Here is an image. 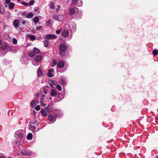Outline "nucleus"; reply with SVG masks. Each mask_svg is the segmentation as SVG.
<instances>
[{"label": "nucleus", "instance_id": "obj_1", "mask_svg": "<svg viewBox=\"0 0 158 158\" xmlns=\"http://www.w3.org/2000/svg\"><path fill=\"white\" fill-rule=\"evenodd\" d=\"M67 48L66 45L64 43L61 44L59 45V49L61 55L63 56L64 55Z\"/></svg>", "mask_w": 158, "mask_h": 158}, {"label": "nucleus", "instance_id": "obj_2", "mask_svg": "<svg viewBox=\"0 0 158 158\" xmlns=\"http://www.w3.org/2000/svg\"><path fill=\"white\" fill-rule=\"evenodd\" d=\"M52 18L55 20L60 22L63 20L64 17L61 15H53Z\"/></svg>", "mask_w": 158, "mask_h": 158}, {"label": "nucleus", "instance_id": "obj_3", "mask_svg": "<svg viewBox=\"0 0 158 158\" xmlns=\"http://www.w3.org/2000/svg\"><path fill=\"white\" fill-rule=\"evenodd\" d=\"M24 131L23 130H19L15 133V135L17 136L20 139L22 138L23 136V132Z\"/></svg>", "mask_w": 158, "mask_h": 158}, {"label": "nucleus", "instance_id": "obj_4", "mask_svg": "<svg viewBox=\"0 0 158 158\" xmlns=\"http://www.w3.org/2000/svg\"><path fill=\"white\" fill-rule=\"evenodd\" d=\"M72 2L74 5H77L78 6H81L82 5L81 0H72Z\"/></svg>", "mask_w": 158, "mask_h": 158}, {"label": "nucleus", "instance_id": "obj_5", "mask_svg": "<svg viewBox=\"0 0 158 158\" xmlns=\"http://www.w3.org/2000/svg\"><path fill=\"white\" fill-rule=\"evenodd\" d=\"M21 153L22 155L26 156H29L31 154V152L30 151L26 149L22 150Z\"/></svg>", "mask_w": 158, "mask_h": 158}, {"label": "nucleus", "instance_id": "obj_6", "mask_svg": "<svg viewBox=\"0 0 158 158\" xmlns=\"http://www.w3.org/2000/svg\"><path fill=\"white\" fill-rule=\"evenodd\" d=\"M34 1L33 0H31L29 3H26L24 2L23 1L21 2V3L26 6H28L30 5H32L34 4Z\"/></svg>", "mask_w": 158, "mask_h": 158}, {"label": "nucleus", "instance_id": "obj_7", "mask_svg": "<svg viewBox=\"0 0 158 158\" xmlns=\"http://www.w3.org/2000/svg\"><path fill=\"white\" fill-rule=\"evenodd\" d=\"M69 31L67 30H64L61 32L62 36L64 38H66L69 35Z\"/></svg>", "mask_w": 158, "mask_h": 158}, {"label": "nucleus", "instance_id": "obj_8", "mask_svg": "<svg viewBox=\"0 0 158 158\" xmlns=\"http://www.w3.org/2000/svg\"><path fill=\"white\" fill-rule=\"evenodd\" d=\"M56 36L55 35L52 34H47L46 35L44 39H52L56 38Z\"/></svg>", "mask_w": 158, "mask_h": 158}, {"label": "nucleus", "instance_id": "obj_9", "mask_svg": "<svg viewBox=\"0 0 158 158\" xmlns=\"http://www.w3.org/2000/svg\"><path fill=\"white\" fill-rule=\"evenodd\" d=\"M50 93V95L52 97H54L57 95V92L56 90L54 89L51 90Z\"/></svg>", "mask_w": 158, "mask_h": 158}, {"label": "nucleus", "instance_id": "obj_10", "mask_svg": "<svg viewBox=\"0 0 158 158\" xmlns=\"http://www.w3.org/2000/svg\"><path fill=\"white\" fill-rule=\"evenodd\" d=\"M48 83L50 84V86L51 88H55L54 85H56V81L52 80H50L48 81Z\"/></svg>", "mask_w": 158, "mask_h": 158}, {"label": "nucleus", "instance_id": "obj_11", "mask_svg": "<svg viewBox=\"0 0 158 158\" xmlns=\"http://www.w3.org/2000/svg\"><path fill=\"white\" fill-rule=\"evenodd\" d=\"M54 72V69H50L48 70V72L47 73V75L49 77H53L52 72Z\"/></svg>", "mask_w": 158, "mask_h": 158}, {"label": "nucleus", "instance_id": "obj_12", "mask_svg": "<svg viewBox=\"0 0 158 158\" xmlns=\"http://www.w3.org/2000/svg\"><path fill=\"white\" fill-rule=\"evenodd\" d=\"M48 118L49 121L55 122L56 120V118L52 114H50L48 115Z\"/></svg>", "mask_w": 158, "mask_h": 158}, {"label": "nucleus", "instance_id": "obj_13", "mask_svg": "<svg viewBox=\"0 0 158 158\" xmlns=\"http://www.w3.org/2000/svg\"><path fill=\"white\" fill-rule=\"evenodd\" d=\"M8 47L6 44H3L2 46L0 47V48L4 51L8 49Z\"/></svg>", "mask_w": 158, "mask_h": 158}, {"label": "nucleus", "instance_id": "obj_14", "mask_svg": "<svg viewBox=\"0 0 158 158\" xmlns=\"http://www.w3.org/2000/svg\"><path fill=\"white\" fill-rule=\"evenodd\" d=\"M64 65V63L63 61H60L57 64V67L59 68H63Z\"/></svg>", "mask_w": 158, "mask_h": 158}, {"label": "nucleus", "instance_id": "obj_15", "mask_svg": "<svg viewBox=\"0 0 158 158\" xmlns=\"http://www.w3.org/2000/svg\"><path fill=\"white\" fill-rule=\"evenodd\" d=\"M75 12V10L74 8H71L69 10L68 14L70 15H72L74 14Z\"/></svg>", "mask_w": 158, "mask_h": 158}, {"label": "nucleus", "instance_id": "obj_16", "mask_svg": "<svg viewBox=\"0 0 158 158\" xmlns=\"http://www.w3.org/2000/svg\"><path fill=\"white\" fill-rule=\"evenodd\" d=\"M13 25L14 27L17 28L18 27L19 25V22L18 20L16 19L13 22Z\"/></svg>", "mask_w": 158, "mask_h": 158}, {"label": "nucleus", "instance_id": "obj_17", "mask_svg": "<svg viewBox=\"0 0 158 158\" xmlns=\"http://www.w3.org/2000/svg\"><path fill=\"white\" fill-rule=\"evenodd\" d=\"M42 57L40 55H38L35 56L34 58L36 62H39L42 59Z\"/></svg>", "mask_w": 158, "mask_h": 158}, {"label": "nucleus", "instance_id": "obj_18", "mask_svg": "<svg viewBox=\"0 0 158 158\" xmlns=\"http://www.w3.org/2000/svg\"><path fill=\"white\" fill-rule=\"evenodd\" d=\"M15 4L13 2H10L9 4V8L10 10L13 9L14 7Z\"/></svg>", "mask_w": 158, "mask_h": 158}, {"label": "nucleus", "instance_id": "obj_19", "mask_svg": "<svg viewBox=\"0 0 158 158\" xmlns=\"http://www.w3.org/2000/svg\"><path fill=\"white\" fill-rule=\"evenodd\" d=\"M56 112L55 113L56 116V117H60L62 114L61 111L59 110H56Z\"/></svg>", "mask_w": 158, "mask_h": 158}, {"label": "nucleus", "instance_id": "obj_20", "mask_svg": "<svg viewBox=\"0 0 158 158\" xmlns=\"http://www.w3.org/2000/svg\"><path fill=\"white\" fill-rule=\"evenodd\" d=\"M40 112L41 115L44 116H46L47 115V113L45 110L44 109L41 110L40 111Z\"/></svg>", "mask_w": 158, "mask_h": 158}, {"label": "nucleus", "instance_id": "obj_21", "mask_svg": "<svg viewBox=\"0 0 158 158\" xmlns=\"http://www.w3.org/2000/svg\"><path fill=\"white\" fill-rule=\"evenodd\" d=\"M43 74L40 68H39L37 70V75L39 77L41 76Z\"/></svg>", "mask_w": 158, "mask_h": 158}, {"label": "nucleus", "instance_id": "obj_22", "mask_svg": "<svg viewBox=\"0 0 158 158\" xmlns=\"http://www.w3.org/2000/svg\"><path fill=\"white\" fill-rule=\"evenodd\" d=\"M33 51L35 53V54H39L40 52V51L38 49L36 48H35L33 50Z\"/></svg>", "mask_w": 158, "mask_h": 158}, {"label": "nucleus", "instance_id": "obj_23", "mask_svg": "<svg viewBox=\"0 0 158 158\" xmlns=\"http://www.w3.org/2000/svg\"><path fill=\"white\" fill-rule=\"evenodd\" d=\"M57 98H56V100L55 101L56 102H59L61 101L63 99V98H60V95H57Z\"/></svg>", "mask_w": 158, "mask_h": 158}, {"label": "nucleus", "instance_id": "obj_24", "mask_svg": "<svg viewBox=\"0 0 158 158\" xmlns=\"http://www.w3.org/2000/svg\"><path fill=\"white\" fill-rule=\"evenodd\" d=\"M32 137V134L31 133H29L27 136V139L31 140Z\"/></svg>", "mask_w": 158, "mask_h": 158}, {"label": "nucleus", "instance_id": "obj_25", "mask_svg": "<svg viewBox=\"0 0 158 158\" xmlns=\"http://www.w3.org/2000/svg\"><path fill=\"white\" fill-rule=\"evenodd\" d=\"M39 20V18L37 16H35L33 19V21L35 23H37Z\"/></svg>", "mask_w": 158, "mask_h": 158}, {"label": "nucleus", "instance_id": "obj_26", "mask_svg": "<svg viewBox=\"0 0 158 158\" xmlns=\"http://www.w3.org/2000/svg\"><path fill=\"white\" fill-rule=\"evenodd\" d=\"M60 83L63 86L65 85L66 82L65 80L62 79L60 81Z\"/></svg>", "mask_w": 158, "mask_h": 158}, {"label": "nucleus", "instance_id": "obj_27", "mask_svg": "<svg viewBox=\"0 0 158 158\" xmlns=\"http://www.w3.org/2000/svg\"><path fill=\"white\" fill-rule=\"evenodd\" d=\"M57 64V61L56 60L53 59L52 62L51 64V66L52 67H53L56 65Z\"/></svg>", "mask_w": 158, "mask_h": 158}, {"label": "nucleus", "instance_id": "obj_28", "mask_svg": "<svg viewBox=\"0 0 158 158\" xmlns=\"http://www.w3.org/2000/svg\"><path fill=\"white\" fill-rule=\"evenodd\" d=\"M33 16V14L32 13H30L27 15L26 17L28 18H31Z\"/></svg>", "mask_w": 158, "mask_h": 158}, {"label": "nucleus", "instance_id": "obj_29", "mask_svg": "<svg viewBox=\"0 0 158 158\" xmlns=\"http://www.w3.org/2000/svg\"><path fill=\"white\" fill-rule=\"evenodd\" d=\"M6 52L4 50L1 49L0 48V56H4Z\"/></svg>", "mask_w": 158, "mask_h": 158}, {"label": "nucleus", "instance_id": "obj_30", "mask_svg": "<svg viewBox=\"0 0 158 158\" xmlns=\"http://www.w3.org/2000/svg\"><path fill=\"white\" fill-rule=\"evenodd\" d=\"M44 46L46 47H48L49 45V42L48 40H45L44 43Z\"/></svg>", "mask_w": 158, "mask_h": 158}, {"label": "nucleus", "instance_id": "obj_31", "mask_svg": "<svg viewBox=\"0 0 158 158\" xmlns=\"http://www.w3.org/2000/svg\"><path fill=\"white\" fill-rule=\"evenodd\" d=\"M152 53L154 56H156L158 54V50L157 49L154 50L152 52Z\"/></svg>", "mask_w": 158, "mask_h": 158}, {"label": "nucleus", "instance_id": "obj_32", "mask_svg": "<svg viewBox=\"0 0 158 158\" xmlns=\"http://www.w3.org/2000/svg\"><path fill=\"white\" fill-rule=\"evenodd\" d=\"M35 54L34 52L33 51V52H30L29 54V56L31 57H32L35 56Z\"/></svg>", "mask_w": 158, "mask_h": 158}, {"label": "nucleus", "instance_id": "obj_33", "mask_svg": "<svg viewBox=\"0 0 158 158\" xmlns=\"http://www.w3.org/2000/svg\"><path fill=\"white\" fill-rule=\"evenodd\" d=\"M51 20L49 19L46 22V24L47 26H49L51 24Z\"/></svg>", "mask_w": 158, "mask_h": 158}, {"label": "nucleus", "instance_id": "obj_34", "mask_svg": "<svg viewBox=\"0 0 158 158\" xmlns=\"http://www.w3.org/2000/svg\"><path fill=\"white\" fill-rule=\"evenodd\" d=\"M56 87L60 91H61L62 90V87L59 85H56Z\"/></svg>", "mask_w": 158, "mask_h": 158}, {"label": "nucleus", "instance_id": "obj_35", "mask_svg": "<svg viewBox=\"0 0 158 158\" xmlns=\"http://www.w3.org/2000/svg\"><path fill=\"white\" fill-rule=\"evenodd\" d=\"M50 7L51 8V9H54V3L51 2H50Z\"/></svg>", "mask_w": 158, "mask_h": 158}, {"label": "nucleus", "instance_id": "obj_36", "mask_svg": "<svg viewBox=\"0 0 158 158\" xmlns=\"http://www.w3.org/2000/svg\"><path fill=\"white\" fill-rule=\"evenodd\" d=\"M29 38L32 41L34 40L35 38V36L33 35H30L29 36Z\"/></svg>", "mask_w": 158, "mask_h": 158}, {"label": "nucleus", "instance_id": "obj_37", "mask_svg": "<svg viewBox=\"0 0 158 158\" xmlns=\"http://www.w3.org/2000/svg\"><path fill=\"white\" fill-rule=\"evenodd\" d=\"M43 98H41L40 101V103L41 106H46V104L44 103L43 102Z\"/></svg>", "mask_w": 158, "mask_h": 158}, {"label": "nucleus", "instance_id": "obj_38", "mask_svg": "<svg viewBox=\"0 0 158 158\" xmlns=\"http://www.w3.org/2000/svg\"><path fill=\"white\" fill-rule=\"evenodd\" d=\"M82 15V13L80 12V14L78 16H77V14L76 15V18L77 19H80L81 18Z\"/></svg>", "mask_w": 158, "mask_h": 158}, {"label": "nucleus", "instance_id": "obj_39", "mask_svg": "<svg viewBox=\"0 0 158 158\" xmlns=\"http://www.w3.org/2000/svg\"><path fill=\"white\" fill-rule=\"evenodd\" d=\"M13 43L15 44H17V40L15 38H13L12 39Z\"/></svg>", "mask_w": 158, "mask_h": 158}, {"label": "nucleus", "instance_id": "obj_40", "mask_svg": "<svg viewBox=\"0 0 158 158\" xmlns=\"http://www.w3.org/2000/svg\"><path fill=\"white\" fill-rule=\"evenodd\" d=\"M32 64L34 65H35L37 66V65H38L39 64V63H38V62H36L35 60L34 61H32Z\"/></svg>", "mask_w": 158, "mask_h": 158}, {"label": "nucleus", "instance_id": "obj_41", "mask_svg": "<svg viewBox=\"0 0 158 158\" xmlns=\"http://www.w3.org/2000/svg\"><path fill=\"white\" fill-rule=\"evenodd\" d=\"M31 106H35L36 104L35 101H31Z\"/></svg>", "mask_w": 158, "mask_h": 158}, {"label": "nucleus", "instance_id": "obj_42", "mask_svg": "<svg viewBox=\"0 0 158 158\" xmlns=\"http://www.w3.org/2000/svg\"><path fill=\"white\" fill-rule=\"evenodd\" d=\"M35 109L37 110H39L40 109V106L39 105H37L35 107Z\"/></svg>", "mask_w": 158, "mask_h": 158}, {"label": "nucleus", "instance_id": "obj_43", "mask_svg": "<svg viewBox=\"0 0 158 158\" xmlns=\"http://www.w3.org/2000/svg\"><path fill=\"white\" fill-rule=\"evenodd\" d=\"M50 107V106L49 105H48L47 106V107L46 108V109H47V110L48 111H49L50 110V107Z\"/></svg>", "mask_w": 158, "mask_h": 158}, {"label": "nucleus", "instance_id": "obj_44", "mask_svg": "<svg viewBox=\"0 0 158 158\" xmlns=\"http://www.w3.org/2000/svg\"><path fill=\"white\" fill-rule=\"evenodd\" d=\"M41 26H37L36 27V29L37 30H38L41 29Z\"/></svg>", "mask_w": 158, "mask_h": 158}, {"label": "nucleus", "instance_id": "obj_45", "mask_svg": "<svg viewBox=\"0 0 158 158\" xmlns=\"http://www.w3.org/2000/svg\"><path fill=\"white\" fill-rule=\"evenodd\" d=\"M10 0H5V3L7 4H9L10 2Z\"/></svg>", "mask_w": 158, "mask_h": 158}, {"label": "nucleus", "instance_id": "obj_46", "mask_svg": "<svg viewBox=\"0 0 158 158\" xmlns=\"http://www.w3.org/2000/svg\"><path fill=\"white\" fill-rule=\"evenodd\" d=\"M0 158H5V155L2 154H0Z\"/></svg>", "mask_w": 158, "mask_h": 158}, {"label": "nucleus", "instance_id": "obj_47", "mask_svg": "<svg viewBox=\"0 0 158 158\" xmlns=\"http://www.w3.org/2000/svg\"><path fill=\"white\" fill-rule=\"evenodd\" d=\"M48 91L47 89H44V90H43V93L44 94H47V93H48Z\"/></svg>", "mask_w": 158, "mask_h": 158}, {"label": "nucleus", "instance_id": "obj_48", "mask_svg": "<svg viewBox=\"0 0 158 158\" xmlns=\"http://www.w3.org/2000/svg\"><path fill=\"white\" fill-rule=\"evenodd\" d=\"M27 22L25 20L22 21V23L23 25H25L26 23Z\"/></svg>", "mask_w": 158, "mask_h": 158}, {"label": "nucleus", "instance_id": "obj_49", "mask_svg": "<svg viewBox=\"0 0 158 158\" xmlns=\"http://www.w3.org/2000/svg\"><path fill=\"white\" fill-rule=\"evenodd\" d=\"M60 30H57L56 31V33L58 34H60Z\"/></svg>", "mask_w": 158, "mask_h": 158}, {"label": "nucleus", "instance_id": "obj_50", "mask_svg": "<svg viewBox=\"0 0 158 158\" xmlns=\"http://www.w3.org/2000/svg\"><path fill=\"white\" fill-rule=\"evenodd\" d=\"M60 8V6L59 5H58V8L56 9V11H58L59 10Z\"/></svg>", "mask_w": 158, "mask_h": 158}, {"label": "nucleus", "instance_id": "obj_51", "mask_svg": "<svg viewBox=\"0 0 158 158\" xmlns=\"http://www.w3.org/2000/svg\"><path fill=\"white\" fill-rule=\"evenodd\" d=\"M37 9H38V8H35V9H34V10H35V11H37Z\"/></svg>", "mask_w": 158, "mask_h": 158}, {"label": "nucleus", "instance_id": "obj_52", "mask_svg": "<svg viewBox=\"0 0 158 158\" xmlns=\"http://www.w3.org/2000/svg\"><path fill=\"white\" fill-rule=\"evenodd\" d=\"M2 40L1 39H0V45H1L2 44Z\"/></svg>", "mask_w": 158, "mask_h": 158}, {"label": "nucleus", "instance_id": "obj_53", "mask_svg": "<svg viewBox=\"0 0 158 158\" xmlns=\"http://www.w3.org/2000/svg\"><path fill=\"white\" fill-rule=\"evenodd\" d=\"M64 69V68H63V70H62V71H61V72H64L65 70V69H66L65 68V69Z\"/></svg>", "mask_w": 158, "mask_h": 158}, {"label": "nucleus", "instance_id": "obj_54", "mask_svg": "<svg viewBox=\"0 0 158 158\" xmlns=\"http://www.w3.org/2000/svg\"><path fill=\"white\" fill-rule=\"evenodd\" d=\"M32 128L34 130H35V126H33Z\"/></svg>", "mask_w": 158, "mask_h": 158}, {"label": "nucleus", "instance_id": "obj_55", "mask_svg": "<svg viewBox=\"0 0 158 158\" xmlns=\"http://www.w3.org/2000/svg\"><path fill=\"white\" fill-rule=\"evenodd\" d=\"M45 97V95H42V98L44 97Z\"/></svg>", "mask_w": 158, "mask_h": 158}, {"label": "nucleus", "instance_id": "obj_56", "mask_svg": "<svg viewBox=\"0 0 158 158\" xmlns=\"http://www.w3.org/2000/svg\"><path fill=\"white\" fill-rule=\"evenodd\" d=\"M0 13H1V14H2L3 13H2V11L1 10H0Z\"/></svg>", "mask_w": 158, "mask_h": 158}, {"label": "nucleus", "instance_id": "obj_57", "mask_svg": "<svg viewBox=\"0 0 158 158\" xmlns=\"http://www.w3.org/2000/svg\"><path fill=\"white\" fill-rule=\"evenodd\" d=\"M21 0H17V1L18 2H20V1H21Z\"/></svg>", "mask_w": 158, "mask_h": 158}, {"label": "nucleus", "instance_id": "obj_58", "mask_svg": "<svg viewBox=\"0 0 158 158\" xmlns=\"http://www.w3.org/2000/svg\"><path fill=\"white\" fill-rule=\"evenodd\" d=\"M49 98H50V99H51V100H52V98H51V97H50Z\"/></svg>", "mask_w": 158, "mask_h": 158}, {"label": "nucleus", "instance_id": "obj_59", "mask_svg": "<svg viewBox=\"0 0 158 158\" xmlns=\"http://www.w3.org/2000/svg\"><path fill=\"white\" fill-rule=\"evenodd\" d=\"M156 158H158V156H156Z\"/></svg>", "mask_w": 158, "mask_h": 158}, {"label": "nucleus", "instance_id": "obj_60", "mask_svg": "<svg viewBox=\"0 0 158 158\" xmlns=\"http://www.w3.org/2000/svg\"><path fill=\"white\" fill-rule=\"evenodd\" d=\"M8 158H12V157H8Z\"/></svg>", "mask_w": 158, "mask_h": 158}]
</instances>
